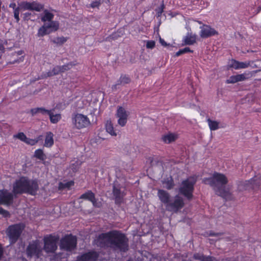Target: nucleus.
Masks as SVG:
<instances>
[{"mask_svg":"<svg viewBox=\"0 0 261 261\" xmlns=\"http://www.w3.org/2000/svg\"><path fill=\"white\" fill-rule=\"evenodd\" d=\"M94 241L98 247L110 248L117 253H125L129 249L128 238L117 230L102 233Z\"/></svg>","mask_w":261,"mask_h":261,"instance_id":"nucleus-1","label":"nucleus"},{"mask_svg":"<svg viewBox=\"0 0 261 261\" xmlns=\"http://www.w3.org/2000/svg\"><path fill=\"white\" fill-rule=\"evenodd\" d=\"M202 182L206 185H210L216 194L226 200H229L233 199V195L230 192L229 186H226L228 180L224 174L215 172L213 176L209 178H204Z\"/></svg>","mask_w":261,"mask_h":261,"instance_id":"nucleus-2","label":"nucleus"},{"mask_svg":"<svg viewBox=\"0 0 261 261\" xmlns=\"http://www.w3.org/2000/svg\"><path fill=\"white\" fill-rule=\"evenodd\" d=\"M158 196L160 200L166 205L167 211L172 213H177L184 206L183 198L178 195L174 197V200L171 199L170 194L164 190H158Z\"/></svg>","mask_w":261,"mask_h":261,"instance_id":"nucleus-3","label":"nucleus"},{"mask_svg":"<svg viewBox=\"0 0 261 261\" xmlns=\"http://www.w3.org/2000/svg\"><path fill=\"white\" fill-rule=\"evenodd\" d=\"M38 189L39 186L36 180H30L27 177H22L14 184L13 192L15 195L28 193L35 195Z\"/></svg>","mask_w":261,"mask_h":261,"instance_id":"nucleus-4","label":"nucleus"},{"mask_svg":"<svg viewBox=\"0 0 261 261\" xmlns=\"http://www.w3.org/2000/svg\"><path fill=\"white\" fill-rule=\"evenodd\" d=\"M197 181L196 177L190 176L183 180L179 188V193L183 195L188 200H191L193 197L194 186Z\"/></svg>","mask_w":261,"mask_h":261,"instance_id":"nucleus-5","label":"nucleus"},{"mask_svg":"<svg viewBox=\"0 0 261 261\" xmlns=\"http://www.w3.org/2000/svg\"><path fill=\"white\" fill-rule=\"evenodd\" d=\"M44 246L43 249L47 253H54L58 248L59 237L57 235L49 234L43 238Z\"/></svg>","mask_w":261,"mask_h":261,"instance_id":"nucleus-6","label":"nucleus"},{"mask_svg":"<svg viewBox=\"0 0 261 261\" xmlns=\"http://www.w3.org/2000/svg\"><path fill=\"white\" fill-rule=\"evenodd\" d=\"M77 238L72 234H67L62 238L60 242V247L61 250L71 251L76 247Z\"/></svg>","mask_w":261,"mask_h":261,"instance_id":"nucleus-7","label":"nucleus"},{"mask_svg":"<svg viewBox=\"0 0 261 261\" xmlns=\"http://www.w3.org/2000/svg\"><path fill=\"white\" fill-rule=\"evenodd\" d=\"M24 228L22 223L16 224L10 226L7 229V235L11 244L15 243L20 237Z\"/></svg>","mask_w":261,"mask_h":261,"instance_id":"nucleus-8","label":"nucleus"},{"mask_svg":"<svg viewBox=\"0 0 261 261\" xmlns=\"http://www.w3.org/2000/svg\"><path fill=\"white\" fill-rule=\"evenodd\" d=\"M59 29V23L57 21L45 22L38 31L37 36L43 37L46 35L55 32Z\"/></svg>","mask_w":261,"mask_h":261,"instance_id":"nucleus-9","label":"nucleus"},{"mask_svg":"<svg viewBox=\"0 0 261 261\" xmlns=\"http://www.w3.org/2000/svg\"><path fill=\"white\" fill-rule=\"evenodd\" d=\"M43 250L39 241L36 240L29 244L27 247L26 253L28 257L35 256L37 258H39L42 255Z\"/></svg>","mask_w":261,"mask_h":261,"instance_id":"nucleus-10","label":"nucleus"},{"mask_svg":"<svg viewBox=\"0 0 261 261\" xmlns=\"http://www.w3.org/2000/svg\"><path fill=\"white\" fill-rule=\"evenodd\" d=\"M113 195L115 203L120 204L122 202L125 196L124 188L118 181H115L113 184Z\"/></svg>","mask_w":261,"mask_h":261,"instance_id":"nucleus-11","label":"nucleus"},{"mask_svg":"<svg viewBox=\"0 0 261 261\" xmlns=\"http://www.w3.org/2000/svg\"><path fill=\"white\" fill-rule=\"evenodd\" d=\"M72 123L78 129L86 127L90 123L88 118L81 114H75L74 117H72Z\"/></svg>","mask_w":261,"mask_h":261,"instance_id":"nucleus-12","label":"nucleus"},{"mask_svg":"<svg viewBox=\"0 0 261 261\" xmlns=\"http://www.w3.org/2000/svg\"><path fill=\"white\" fill-rule=\"evenodd\" d=\"M19 6L23 10L35 11L37 12H40L44 8L42 4L36 1L32 3L22 2L19 4Z\"/></svg>","mask_w":261,"mask_h":261,"instance_id":"nucleus-13","label":"nucleus"},{"mask_svg":"<svg viewBox=\"0 0 261 261\" xmlns=\"http://www.w3.org/2000/svg\"><path fill=\"white\" fill-rule=\"evenodd\" d=\"M259 180L257 177H254L244 182H241L239 185V190H248L250 189H256L259 188Z\"/></svg>","mask_w":261,"mask_h":261,"instance_id":"nucleus-14","label":"nucleus"},{"mask_svg":"<svg viewBox=\"0 0 261 261\" xmlns=\"http://www.w3.org/2000/svg\"><path fill=\"white\" fill-rule=\"evenodd\" d=\"M13 194L9 192L8 190H0V205L3 204L9 206L13 203Z\"/></svg>","mask_w":261,"mask_h":261,"instance_id":"nucleus-15","label":"nucleus"},{"mask_svg":"<svg viewBox=\"0 0 261 261\" xmlns=\"http://www.w3.org/2000/svg\"><path fill=\"white\" fill-rule=\"evenodd\" d=\"M116 116L118 118V123L121 126H124L127 122L128 114L125 110L120 107L118 108Z\"/></svg>","mask_w":261,"mask_h":261,"instance_id":"nucleus-16","label":"nucleus"},{"mask_svg":"<svg viewBox=\"0 0 261 261\" xmlns=\"http://www.w3.org/2000/svg\"><path fill=\"white\" fill-rule=\"evenodd\" d=\"M98 254L95 251H90L77 257L76 261H96Z\"/></svg>","mask_w":261,"mask_h":261,"instance_id":"nucleus-17","label":"nucleus"},{"mask_svg":"<svg viewBox=\"0 0 261 261\" xmlns=\"http://www.w3.org/2000/svg\"><path fill=\"white\" fill-rule=\"evenodd\" d=\"M200 36L202 38H208L215 35H218V33L214 29L212 28L209 25H204L200 27Z\"/></svg>","mask_w":261,"mask_h":261,"instance_id":"nucleus-18","label":"nucleus"},{"mask_svg":"<svg viewBox=\"0 0 261 261\" xmlns=\"http://www.w3.org/2000/svg\"><path fill=\"white\" fill-rule=\"evenodd\" d=\"M250 61L248 62H239L236 60H232L230 66L235 69L246 68L250 65Z\"/></svg>","mask_w":261,"mask_h":261,"instance_id":"nucleus-19","label":"nucleus"},{"mask_svg":"<svg viewBox=\"0 0 261 261\" xmlns=\"http://www.w3.org/2000/svg\"><path fill=\"white\" fill-rule=\"evenodd\" d=\"M60 73L61 72L60 70V66H56L51 70L43 73L41 76L42 78H46L48 77L57 75Z\"/></svg>","mask_w":261,"mask_h":261,"instance_id":"nucleus-20","label":"nucleus"},{"mask_svg":"<svg viewBox=\"0 0 261 261\" xmlns=\"http://www.w3.org/2000/svg\"><path fill=\"white\" fill-rule=\"evenodd\" d=\"M196 36L195 35L188 34L184 38V42L185 45H192L196 42Z\"/></svg>","mask_w":261,"mask_h":261,"instance_id":"nucleus-21","label":"nucleus"},{"mask_svg":"<svg viewBox=\"0 0 261 261\" xmlns=\"http://www.w3.org/2000/svg\"><path fill=\"white\" fill-rule=\"evenodd\" d=\"M162 184L164 185V188L168 190H171L173 188L174 184L171 177L167 178L162 180Z\"/></svg>","mask_w":261,"mask_h":261,"instance_id":"nucleus-22","label":"nucleus"},{"mask_svg":"<svg viewBox=\"0 0 261 261\" xmlns=\"http://www.w3.org/2000/svg\"><path fill=\"white\" fill-rule=\"evenodd\" d=\"M54 110H49L48 115L49 116L50 122L53 123H57L61 119V115L60 114H57L54 115L53 111Z\"/></svg>","mask_w":261,"mask_h":261,"instance_id":"nucleus-23","label":"nucleus"},{"mask_svg":"<svg viewBox=\"0 0 261 261\" xmlns=\"http://www.w3.org/2000/svg\"><path fill=\"white\" fill-rule=\"evenodd\" d=\"M31 113L32 116H34L37 113H41L42 115L48 114L49 110H46L44 108H36L31 110Z\"/></svg>","mask_w":261,"mask_h":261,"instance_id":"nucleus-24","label":"nucleus"},{"mask_svg":"<svg viewBox=\"0 0 261 261\" xmlns=\"http://www.w3.org/2000/svg\"><path fill=\"white\" fill-rule=\"evenodd\" d=\"M54 14L50 13L47 10L44 11V15L41 17V21L45 22L46 21H53L52 19L54 18Z\"/></svg>","mask_w":261,"mask_h":261,"instance_id":"nucleus-25","label":"nucleus"},{"mask_svg":"<svg viewBox=\"0 0 261 261\" xmlns=\"http://www.w3.org/2000/svg\"><path fill=\"white\" fill-rule=\"evenodd\" d=\"M123 150L126 154L132 156L135 155L136 152L135 146L131 144H127Z\"/></svg>","mask_w":261,"mask_h":261,"instance_id":"nucleus-26","label":"nucleus"},{"mask_svg":"<svg viewBox=\"0 0 261 261\" xmlns=\"http://www.w3.org/2000/svg\"><path fill=\"white\" fill-rule=\"evenodd\" d=\"M67 40V38L66 37H64L63 36L62 37H55L50 40V42L53 43L54 44H56L57 45H62L65 42H66Z\"/></svg>","mask_w":261,"mask_h":261,"instance_id":"nucleus-27","label":"nucleus"},{"mask_svg":"<svg viewBox=\"0 0 261 261\" xmlns=\"http://www.w3.org/2000/svg\"><path fill=\"white\" fill-rule=\"evenodd\" d=\"M53 134L51 132H48L46 134L44 145L45 146L50 147L54 144Z\"/></svg>","mask_w":261,"mask_h":261,"instance_id":"nucleus-28","label":"nucleus"},{"mask_svg":"<svg viewBox=\"0 0 261 261\" xmlns=\"http://www.w3.org/2000/svg\"><path fill=\"white\" fill-rule=\"evenodd\" d=\"M106 129L107 132L109 133L111 135L116 136L117 135L116 133L114 130L113 126L111 121H107L106 124Z\"/></svg>","mask_w":261,"mask_h":261,"instance_id":"nucleus-29","label":"nucleus"},{"mask_svg":"<svg viewBox=\"0 0 261 261\" xmlns=\"http://www.w3.org/2000/svg\"><path fill=\"white\" fill-rule=\"evenodd\" d=\"M80 198L91 201L95 200V195L93 192H92L91 191H89L88 192L82 194Z\"/></svg>","mask_w":261,"mask_h":261,"instance_id":"nucleus-30","label":"nucleus"},{"mask_svg":"<svg viewBox=\"0 0 261 261\" xmlns=\"http://www.w3.org/2000/svg\"><path fill=\"white\" fill-rule=\"evenodd\" d=\"M76 65V63L74 62H69L66 64H65L62 66H60L61 72L63 73L65 72L66 71H68L70 70L73 66Z\"/></svg>","mask_w":261,"mask_h":261,"instance_id":"nucleus-31","label":"nucleus"},{"mask_svg":"<svg viewBox=\"0 0 261 261\" xmlns=\"http://www.w3.org/2000/svg\"><path fill=\"white\" fill-rule=\"evenodd\" d=\"M176 139V136L173 134H169L164 136L163 137V141L167 143H170L174 141Z\"/></svg>","mask_w":261,"mask_h":261,"instance_id":"nucleus-32","label":"nucleus"},{"mask_svg":"<svg viewBox=\"0 0 261 261\" xmlns=\"http://www.w3.org/2000/svg\"><path fill=\"white\" fill-rule=\"evenodd\" d=\"M130 82V79L128 76L126 75H121L120 79L117 81V84L120 85H124L128 84Z\"/></svg>","mask_w":261,"mask_h":261,"instance_id":"nucleus-33","label":"nucleus"},{"mask_svg":"<svg viewBox=\"0 0 261 261\" xmlns=\"http://www.w3.org/2000/svg\"><path fill=\"white\" fill-rule=\"evenodd\" d=\"M165 8V6L164 4V1H163L162 2L161 6L155 9V11L156 12V16L158 18L160 17L161 16Z\"/></svg>","mask_w":261,"mask_h":261,"instance_id":"nucleus-34","label":"nucleus"},{"mask_svg":"<svg viewBox=\"0 0 261 261\" xmlns=\"http://www.w3.org/2000/svg\"><path fill=\"white\" fill-rule=\"evenodd\" d=\"M209 127L212 130H215L218 128V123L215 121H212L210 119L207 120Z\"/></svg>","mask_w":261,"mask_h":261,"instance_id":"nucleus-35","label":"nucleus"},{"mask_svg":"<svg viewBox=\"0 0 261 261\" xmlns=\"http://www.w3.org/2000/svg\"><path fill=\"white\" fill-rule=\"evenodd\" d=\"M34 156L37 159L44 160L45 159V154L41 149H37L35 152Z\"/></svg>","mask_w":261,"mask_h":261,"instance_id":"nucleus-36","label":"nucleus"},{"mask_svg":"<svg viewBox=\"0 0 261 261\" xmlns=\"http://www.w3.org/2000/svg\"><path fill=\"white\" fill-rule=\"evenodd\" d=\"M193 50H191L189 47H185L183 49H180L179 51L176 53L175 56L178 57L182 54L187 53H192Z\"/></svg>","mask_w":261,"mask_h":261,"instance_id":"nucleus-37","label":"nucleus"},{"mask_svg":"<svg viewBox=\"0 0 261 261\" xmlns=\"http://www.w3.org/2000/svg\"><path fill=\"white\" fill-rule=\"evenodd\" d=\"M21 8L20 7H18L16 8V9H15V10L14 11V17L15 18V19H16V21L17 23H18L20 19H19V12H20V10Z\"/></svg>","mask_w":261,"mask_h":261,"instance_id":"nucleus-38","label":"nucleus"},{"mask_svg":"<svg viewBox=\"0 0 261 261\" xmlns=\"http://www.w3.org/2000/svg\"><path fill=\"white\" fill-rule=\"evenodd\" d=\"M14 137L17 138L24 142H25L27 138L23 133H19L18 134L14 135Z\"/></svg>","mask_w":261,"mask_h":261,"instance_id":"nucleus-39","label":"nucleus"},{"mask_svg":"<svg viewBox=\"0 0 261 261\" xmlns=\"http://www.w3.org/2000/svg\"><path fill=\"white\" fill-rule=\"evenodd\" d=\"M237 83L238 82L243 81L245 80L247 77L245 74H241L235 75Z\"/></svg>","mask_w":261,"mask_h":261,"instance_id":"nucleus-40","label":"nucleus"},{"mask_svg":"<svg viewBox=\"0 0 261 261\" xmlns=\"http://www.w3.org/2000/svg\"><path fill=\"white\" fill-rule=\"evenodd\" d=\"M0 214L2 215L5 217H10V214L9 212L6 210H5L2 207H0Z\"/></svg>","mask_w":261,"mask_h":261,"instance_id":"nucleus-41","label":"nucleus"},{"mask_svg":"<svg viewBox=\"0 0 261 261\" xmlns=\"http://www.w3.org/2000/svg\"><path fill=\"white\" fill-rule=\"evenodd\" d=\"M155 42L154 41L150 40L148 41L146 43V47L149 49H152L154 47Z\"/></svg>","mask_w":261,"mask_h":261,"instance_id":"nucleus-42","label":"nucleus"},{"mask_svg":"<svg viewBox=\"0 0 261 261\" xmlns=\"http://www.w3.org/2000/svg\"><path fill=\"white\" fill-rule=\"evenodd\" d=\"M227 84H234L237 83L235 75L230 76L226 81Z\"/></svg>","mask_w":261,"mask_h":261,"instance_id":"nucleus-43","label":"nucleus"},{"mask_svg":"<svg viewBox=\"0 0 261 261\" xmlns=\"http://www.w3.org/2000/svg\"><path fill=\"white\" fill-rule=\"evenodd\" d=\"M38 142V140H34V139H31L29 138H27V139L25 140V143L30 144L31 145H35L36 143Z\"/></svg>","mask_w":261,"mask_h":261,"instance_id":"nucleus-44","label":"nucleus"},{"mask_svg":"<svg viewBox=\"0 0 261 261\" xmlns=\"http://www.w3.org/2000/svg\"><path fill=\"white\" fill-rule=\"evenodd\" d=\"M201 261H213V257L210 256H205L203 254Z\"/></svg>","mask_w":261,"mask_h":261,"instance_id":"nucleus-45","label":"nucleus"},{"mask_svg":"<svg viewBox=\"0 0 261 261\" xmlns=\"http://www.w3.org/2000/svg\"><path fill=\"white\" fill-rule=\"evenodd\" d=\"M203 254L201 253H195L193 255V258L196 260H199L201 261Z\"/></svg>","mask_w":261,"mask_h":261,"instance_id":"nucleus-46","label":"nucleus"},{"mask_svg":"<svg viewBox=\"0 0 261 261\" xmlns=\"http://www.w3.org/2000/svg\"><path fill=\"white\" fill-rule=\"evenodd\" d=\"M100 5V2L99 1H95L93 2L91 4V7L93 8L98 7L99 5Z\"/></svg>","mask_w":261,"mask_h":261,"instance_id":"nucleus-47","label":"nucleus"},{"mask_svg":"<svg viewBox=\"0 0 261 261\" xmlns=\"http://www.w3.org/2000/svg\"><path fill=\"white\" fill-rule=\"evenodd\" d=\"M23 20L26 21V20H28L30 19V17L31 15V13H29V12H27V13H24L23 14Z\"/></svg>","mask_w":261,"mask_h":261,"instance_id":"nucleus-48","label":"nucleus"},{"mask_svg":"<svg viewBox=\"0 0 261 261\" xmlns=\"http://www.w3.org/2000/svg\"><path fill=\"white\" fill-rule=\"evenodd\" d=\"M160 43L164 46H169V44H168L163 39L161 38V37L159 39Z\"/></svg>","mask_w":261,"mask_h":261,"instance_id":"nucleus-49","label":"nucleus"},{"mask_svg":"<svg viewBox=\"0 0 261 261\" xmlns=\"http://www.w3.org/2000/svg\"><path fill=\"white\" fill-rule=\"evenodd\" d=\"M91 202H92L94 206L99 207V205L98 203L97 202V200L95 198L94 200L91 201Z\"/></svg>","mask_w":261,"mask_h":261,"instance_id":"nucleus-50","label":"nucleus"},{"mask_svg":"<svg viewBox=\"0 0 261 261\" xmlns=\"http://www.w3.org/2000/svg\"><path fill=\"white\" fill-rule=\"evenodd\" d=\"M9 7L13 8L14 11L15 9H16V4L14 3H11L9 5Z\"/></svg>","mask_w":261,"mask_h":261,"instance_id":"nucleus-51","label":"nucleus"},{"mask_svg":"<svg viewBox=\"0 0 261 261\" xmlns=\"http://www.w3.org/2000/svg\"><path fill=\"white\" fill-rule=\"evenodd\" d=\"M221 234V233H215V232H211L210 233V235L211 236H218Z\"/></svg>","mask_w":261,"mask_h":261,"instance_id":"nucleus-52","label":"nucleus"},{"mask_svg":"<svg viewBox=\"0 0 261 261\" xmlns=\"http://www.w3.org/2000/svg\"><path fill=\"white\" fill-rule=\"evenodd\" d=\"M120 85V84H117V82L116 84L113 85L112 89L113 90H116L117 89V86Z\"/></svg>","mask_w":261,"mask_h":261,"instance_id":"nucleus-53","label":"nucleus"},{"mask_svg":"<svg viewBox=\"0 0 261 261\" xmlns=\"http://www.w3.org/2000/svg\"><path fill=\"white\" fill-rule=\"evenodd\" d=\"M73 181H70V182H67L65 184V187H69L70 186L73 185Z\"/></svg>","mask_w":261,"mask_h":261,"instance_id":"nucleus-54","label":"nucleus"},{"mask_svg":"<svg viewBox=\"0 0 261 261\" xmlns=\"http://www.w3.org/2000/svg\"><path fill=\"white\" fill-rule=\"evenodd\" d=\"M5 47L3 44H0V50L4 51Z\"/></svg>","mask_w":261,"mask_h":261,"instance_id":"nucleus-55","label":"nucleus"},{"mask_svg":"<svg viewBox=\"0 0 261 261\" xmlns=\"http://www.w3.org/2000/svg\"><path fill=\"white\" fill-rule=\"evenodd\" d=\"M260 11H261V6H259L257 8V11L256 14L259 13L260 12Z\"/></svg>","mask_w":261,"mask_h":261,"instance_id":"nucleus-56","label":"nucleus"},{"mask_svg":"<svg viewBox=\"0 0 261 261\" xmlns=\"http://www.w3.org/2000/svg\"><path fill=\"white\" fill-rule=\"evenodd\" d=\"M2 53H0V59H1V57H2Z\"/></svg>","mask_w":261,"mask_h":261,"instance_id":"nucleus-57","label":"nucleus"},{"mask_svg":"<svg viewBox=\"0 0 261 261\" xmlns=\"http://www.w3.org/2000/svg\"><path fill=\"white\" fill-rule=\"evenodd\" d=\"M16 62V61H14V62H13L12 63H14V62ZM10 63L11 64L12 63Z\"/></svg>","mask_w":261,"mask_h":261,"instance_id":"nucleus-58","label":"nucleus"},{"mask_svg":"<svg viewBox=\"0 0 261 261\" xmlns=\"http://www.w3.org/2000/svg\"><path fill=\"white\" fill-rule=\"evenodd\" d=\"M24 261H28L26 259H25V260Z\"/></svg>","mask_w":261,"mask_h":261,"instance_id":"nucleus-59","label":"nucleus"}]
</instances>
